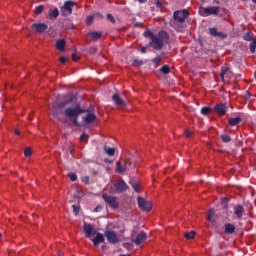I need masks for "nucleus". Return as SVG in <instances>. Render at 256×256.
Masks as SVG:
<instances>
[{
  "label": "nucleus",
  "instance_id": "obj_53",
  "mask_svg": "<svg viewBox=\"0 0 256 256\" xmlns=\"http://www.w3.org/2000/svg\"><path fill=\"white\" fill-rule=\"evenodd\" d=\"M141 53H147V48H145V47L142 48V49H141Z\"/></svg>",
  "mask_w": 256,
  "mask_h": 256
},
{
  "label": "nucleus",
  "instance_id": "obj_10",
  "mask_svg": "<svg viewBox=\"0 0 256 256\" xmlns=\"http://www.w3.org/2000/svg\"><path fill=\"white\" fill-rule=\"evenodd\" d=\"M127 169H131V160H124L123 165L119 161L116 163V170L118 173H125Z\"/></svg>",
  "mask_w": 256,
  "mask_h": 256
},
{
  "label": "nucleus",
  "instance_id": "obj_19",
  "mask_svg": "<svg viewBox=\"0 0 256 256\" xmlns=\"http://www.w3.org/2000/svg\"><path fill=\"white\" fill-rule=\"evenodd\" d=\"M86 117H84V123H86V125H89V123H93V121H97V115L89 112V110H86Z\"/></svg>",
  "mask_w": 256,
  "mask_h": 256
},
{
  "label": "nucleus",
  "instance_id": "obj_36",
  "mask_svg": "<svg viewBox=\"0 0 256 256\" xmlns=\"http://www.w3.org/2000/svg\"><path fill=\"white\" fill-rule=\"evenodd\" d=\"M210 35H212V37H217L219 35V32L217 31V28L213 27L210 28Z\"/></svg>",
  "mask_w": 256,
  "mask_h": 256
},
{
  "label": "nucleus",
  "instance_id": "obj_35",
  "mask_svg": "<svg viewBox=\"0 0 256 256\" xmlns=\"http://www.w3.org/2000/svg\"><path fill=\"white\" fill-rule=\"evenodd\" d=\"M43 9H45V7H43V5L37 6L35 8V14L36 15H41V13H43Z\"/></svg>",
  "mask_w": 256,
  "mask_h": 256
},
{
  "label": "nucleus",
  "instance_id": "obj_23",
  "mask_svg": "<svg viewBox=\"0 0 256 256\" xmlns=\"http://www.w3.org/2000/svg\"><path fill=\"white\" fill-rule=\"evenodd\" d=\"M66 41L65 39H59L56 41V49H58V51H65V45H66Z\"/></svg>",
  "mask_w": 256,
  "mask_h": 256
},
{
  "label": "nucleus",
  "instance_id": "obj_61",
  "mask_svg": "<svg viewBox=\"0 0 256 256\" xmlns=\"http://www.w3.org/2000/svg\"><path fill=\"white\" fill-rule=\"evenodd\" d=\"M58 253H59V255H61V251H59Z\"/></svg>",
  "mask_w": 256,
  "mask_h": 256
},
{
  "label": "nucleus",
  "instance_id": "obj_26",
  "mask_svg": "<svg viewBox=\"0 0 256 256\" xmlns=\"http://www.w3.org/2000/svg\"><path fill=\"white\" fill-rule=\"evenodd\" d=\"M165 56V52H162L159 56L152 59L154 65L158 66L161 61H163V57Z\"/></svg>",
  "mask_w": 256,
  "mask_h": 256
},
{
  "label": "nucleus",
  "instance_id": "obj_52",
  "mask_svg": "<svg viewBox=\"0 0 256 256\" xmlns=\"http://www.w3.org/2000/svg\"><path fill=\"white\" fill-rule=\"evenodd\" d=\"M59 61H60V63H65V61H67V58H65L64 56H61L59 58Z\"/></svg>",
  "mask_w": 256,
  "mask_h": 256
},
{
  "label": "nucleus",
  "instance_id": "obj_29",
  "mask_svg": "<svg viewBox=\"0 0 256 256\" xmlns=\"http://www.w3.org/2000/svg\"><path fill=\"white\" fill-rule=\"evenodd\" d=\"M104 151L107 153V155H109V157H113L115 155V148H109L105 146Z\"/></svg>",
  "mask_w": 256,
  "mask_h": 256
},
{
  "label": "nucleus",
  "instance_id": "obj_59",
  "mask_svg": "<svg viewBox=\"0 0 256 256\" xmlns=\"http://www.w3.org/2000/svg\"><path fill=\"white\" fill-rule=\"evenodd\" d=\"M252 3H254L256 5V0H252Z\"/></svg>",
  "mask_w": 256,
  "mask_h": 256
},
{
  "label": "nucleus",
  "instance_id": "obj_17",
  "mask_svg": "<svg viewBox=\"0 0 256 256\" xmlns=\"http://www.w3.org/2000/svg\"><path fill=\"white\" fill-rule=\"evenodd\" d=\"M94 247H98L100 243H105V236L101 233H96V237L91 239Z\"/></svg>",
  "mask_w": 256,
  "mask_h": 256
},
{
  "label": "nucleus",
  "instance_id": "obj_60",
  "mask_svg": "<svg viewBox=\"0 0 256 256\" xmlns=\"http://www.w3.org/2000/svg\"><path fill=\"white\" fill-rule=\"evenodd\" d=\"M70 153H73V149L72 148H70Z\"/></svg>",
  "mask_w": 256,
  "mask_h": 256
},
{
  "label": "nucleus",
  "instance_id": "obj_46",
  "mask_svg": "<svg viewBox=\"0 0 256 256\" xmlns=\"http://www.w3.org/2000/svg\"><path fill=\"white\" fill-rule=\"evenodd\" d=\"M82 183H84L85 185H89V176H85L82 178Z\"/></svg>",
  "mask_w": 256,
  "mask_h": 256
},
{
  "label": "nucleus",
  "instance_id": "obj_21",
  "mask_svg": "<svg viewBox=\"0 0 256 256\" xmlns=\"http://www.w3.org/2000/svg\"><path fill=\"white\" fill-rule=\"evenodd\" d=\"M225 230H224V233L226 235H233V233H235V226L231 223H227L225 224Z\"/></svg>",
  "mask_w": 256,
  "mask_h": 256
},
{
  "label": "nucleus",
  "instance_id": "obj_44",
  "mask_svg": "<svg viewBox=\"0 0 256 256\" xmlns=\"http://www.w3.org/2000/svg\"><path fill=\"white\" fill-rule=\"evenodd\" d=\"M68 177L72 181H76L77 180V174H75V173H69Z\"/></svg>",
  "mask_w": 256,
  "mask_h": 256
},
{
  "label": "nucleus",
  "instance_id": "obj_4",
  "mask_svg": "<svg viewBox=\"0 0 256 256\" xmlns=\"http://www.w3.org/2000/svg\"><path fill=\"white\" fill-rule=\"evenodd\" d=\"M73 7H75L73 0L64 2V5L60 8L61 15L63 17H69L73 13Z\"/></svg>",
  "mask_w": 256,
  "mask_h": 256
},
{
  "label": "nucleus",
  "instance_id": "obj_15",
  "mask_svg": "<svg viewBox=\"0 0 256 256\" xmlns=\"http://www.w3.org/2000/svg\"><path fill=\"white\" fill-rule=\"evenodd\" d=\"M112 101L115 103L116 107H125V105H127L125 101H123V98L119 96L118 93L112 96Z\"/></svg>",
  "mask_w": 256,
  "mask_h": 256
},
{
  "label": "nucleus",
  "instance_id": "obj_30",
  "mask_svg": "<svg viewBox=\"0 0 256 256\" xmlns=\"http://www.w3.org/2000/svg\"><path fill=\"white\" fill-rule=\"evenodd\" d=\"M160 71L164 75H169V73L171 72V68L169 67V65H163Z\"/></svg>",
  "mask_w": 256,
  "mask_h": 256
},
{
  "label": "nucleus",
  "instance_id": "obj_22",
  "mask_svg": "<svg viewBox=\"0 0 256 256\" xmlns=\"http://www.w3.org/2000/svg\"><path fill=\"white\" fill-rule=\"evenodd\" d=\"M241 121H243L241 117H236V118L231 117L228 119V123L231 127H237V125H239Z\"/></svg>",
  "mask_w": 256,
  "mask_h": 256
},
{
  "label": "nucleus",
  "instance_id": "obj_50",
  "mask_svg": "<svg viewBox=\"0 0 256 256\" xmlns=\"http://www.w3.org/2000/svg\"><path fill=\"white\" fill-rule=\"evenodd\" d=\"M73 61H79V56L77 54H72Z\"/></svg>",
  "mask_w": 256,
  "mask_h": 256
},
{
  "label": "nucleus",
  "instance_id": "obj_11",
  "mask_svg": "<svg viewBox=\"0 0 256 256\" xmlns=\"http://www.w3.org/2000/svg\"><path fill=\"white\" fill-rule=\"evenodd\" d=\"M220 77L222 81L225 83L226 81L231 79V77H233V72H231V70L228 67H222L220 71Z\"/></svg>",
  "mask_w": 256,
  "mask_h": 256
},
{
  "label": "nucleus",
  "instance_id": "obj_37",
  "mask_svg": "<svg viewBox=\"0 0 256 256\" xmlns=\"http://www.w3.org/2000/svg\"><path fill=\"white\" fill-rule=\"evenodd\" d=\"M143 65V62H142V60H140V59H135L134 61H133V66L134 67H141Z\"/></svg>",
  "mask_w": 256,
  "mask_h": 256
},
{
  "label": "nucleus",
  "instance_id": "obj_5",
  "mask_svg": "<svg viewBox=\"0 0 256 256\" xmlns=\"http://www.w3.org/2000/svg\"><path fill=\"white\" fill-rule=\"evenodd\" d=\"M102 199L109 205V207H111V209H119V201H117L115 196L103 194Z\"/></svg>",
  "mask_w": 256,
  "mask_h": 256
},
{
  "label": "nucleus",
  "instance_id": "obj_25",
  "mask_svg": "<svg viewBox=\"0 0 256 256\" xmlns=\"http://www.w3.org/2000/svg\"><path fill=\"white\" fill-rule=\"evenodd\" d=\"M243 39H244V41H249L250 43H252L253 41H256L255 34H253L252 32H246L243 35Z\"/></svg>",
  "mask_w": 256,
  "mask_h": 256
},
{
  "label": "nucleus",
  "instance_id": "obj_41",
  "mask_svg": "<svg viewBox=\"0 0 256 256\" xmlns=\"http://www.w3.org/2000/svg\"><path fill=\"white\" fill-rule=\"evenodd\" d=\"M107 21H110V23H115V17L111 14L106 15Z\"/></svg>",
  "mask_w": 256,
  "mask_h": 256
},
{
  "label": "nucleus",
  "instance_id": "obj_6",
  "mask_svg": "<svg viewBox=\"0 0 256 256\" xmlns=\"http://www.w3.org/2000/svg\"><path fill=\"white\" fill-rule=\"evenodd\" d=\"M137 201H138V207L139 209H141V211L149 212L151 211V209H153L151 202L145 200V198L139 196Z\"/></svg>",
  "mask_w": 256,
  "mask_h": 256
},
{
  "label": "nucleus",
  "instance_id": "obj_31",
  "mask_svg": "<svg viewBox=\"0 0 256 256\" xmlns=\"http://www.w3.org/2000/svg\"><path fill=\"white\" fill-rule=\"evenodd\" d=\"M201 115H204L205 117H207V115H209L211 113V108L209 107H203L200 110Z\"/></svg>",
  "mask_w": 256,
  "mask_h": 256
},
{
  "label": "nucleus",
  "instance_id": "obj_51",
  "mask_svg": "<svg viewBox=\"0 0 256 256\" xmlns=\"http://www.w3.org/2000/svg\"><path fill=\"white\" fill-rule=\"evenodd\" d=\"M160 37H167V32L161 31L159 32Z\"/></svg>",
  "mask_w": 256,
  "mask_h": 256
},
{
  "label": "nucleus",
  "instance_id": "obj_27",
  "mask_svg": "<svg viewBox=\"0 0 256 256\" xmlns=\"http://www.w3.org/2000/svg\"><path fill=\"white\" fill-rule=\"evenodd\" d=\"M49 17L51 19H57L59 17V9L55 8L54 10H50Z\"/></svg>",
  "mask_w": 256,
  "mask_h": 256
},
{
  "label": "nucleus",
  "instance_id": "obj_28",
  "mask_svg": "<svg viewBox=\"0 0 256 256\" xmlns=\"http://www.w3.org/2000/svg\"><path fill=\"white\" fill-rule=\"evenodd\" d=\"M207 219H208V221H210V223H215V211L213 209H210L208 211Z\"/></svg>",
  "mask_w": 256,
  "mask_h": 256
},
{
  "label": "nucleus",
  "instance_id": "obj_34",
  "mask_svg": "<svg viewBox=\"0 0 256 256\" xmlns=\"http://www.w3.org/2000/svg\"><path fill=\"white\" fill-rule=\"evenodd\" d=\"M249 49H250V53H255V51H256V40H254L253 42H251L249 44Z\"/></svg>",
  "mask_w": 256,
  "mask_h": 256
},
{
  "label": "nucleus",
  "instance_id": "obj_12",
  "mask_svg": "<svg viewBox=\"0 0 256 256\" xmlns=\"http://www.w3.org/2000/svg\"><path fill=\"white\" fill-rule=\"evenodd\" d=\"M84 233H85V237H87V239H91L92 235L97 234V232L95 231L93 226L91 224H88L87 222H84Z\"/></svg>",
  "mask_w": 256,
  "mask_h": 256
},
{
  "label": "nucleus",
  "instance_id": "obj_45",
  "mask_svg": "<svg viewBox=\"0 0 256 256\" xmlns=\"http://www.w3.org/2000/svg\"><path fill=\"white\" fill-rule=\"evenodd\" d=\"M72 209H73L74 215H77V214L79 213V210H80L79 206H77V205H72Z\"/></svg>",
  "mask_w": 256,
  "mask_h": 256
},
{
  "label": "nucleus",
  "instance_id": "obj_54",
  "mask_svg": "<svg viewBox=\"0 0 256 256\" xmlns=\"http://www.w3.org/2000/svg\"><path fill=\"white\" fill-rule=\"evenodd\" d=\"M15 135H21V131L15 129Z\"/></svg>",
  "mask_w": 256,
  "mask_h": 256
},
{
  "label": "nucleus",
  "instance_id": "obj_57",
  "mask_svg": "<svg viewBox=\"0 0 256 256\" xmlns=\"http://www.w3.org/2000/svg\"><path fill=\"white\" fill-rule=\"evenodd\" d=\"M105 163H113L112 161H108L107 159H105Z\"/></svg>",
  "mask_w": 256,
  "mask_h": 256
},
{
  "label": "nucleus",
  "instance_id": "obj_16",
  "mask_svg": "<svg viewBox=\"0 0 256 256\" xmlns=\"http://www.w3.org/2000/svg\"><path fill=\"white\" fill-rule=\"evenodd\" d=\"M147 239V234L145 232H140L137 234L135 239H132L135 245H141V243L145 242Z\"/></svg>",
  "mask_w": 256,
  "mask_h": 256
},
{
  "label": "nucleus",
  "instance_id": "obj_58",
  "mask_svg": "<svg viewBox=\"0 0 256 256\" xmlns=\"http://www.w3.org/2000/svg\"><path fill=\"white\" fill-rule=\"evenodd\" d=\"M98 209H99V208H95V209H94V213H97Z\"/></svg>",
  "mask_w": 256,
  "mask_h": 256
},
{
  "label": "nucleus",
  "instance_id": "obj_32",
  "mask_svg": "<svg viewBox=\"0 0 256 256\" xmlns=\"http://www.w3.org/2000/svg\"><path fill=\"white\" fill-rule=\"evenodd\" d=\"M220 139H222L223 143H230L231 136H229V134H222Z\"/></svg>",
  "mask_w": 256,
  "mask_h": 256
},
{
  "label": "nucleus",
  "instance_id": "obj_56",
  "mask_svg": "<svg viewBox=\"0 0 256 256\" xmlns=\"http://www.w3.org/2000/svg\"><path fill=\"white\" fill-rule=\"evenodd\" d=\"M106 247H107V246L103 245V246L101 247L102 251H105Z\"/></svg>",
  "mask_w": 256,
  "mask_h": 256
},
{
  "label": "nucleus",
  "instance_id": "obj_7",
  "mask_svg": "<svg viewBox=\"0 0 256 256\" xmlns=\"http://www.w3.org/2000/svg\"><path fill=\"white\" fill-rule=\"evenodd\" d=\"M219 11L217 6H208L201 9V14L203 17H208V15H219Z\"/></svg>",
  "mask_w": 256,
  "mask_h": 256
},
{
  "label": "nucleus",
  "instance_id": "obj_20",
  "mask_svg": "<svg viewBox=\"0 0 256 256\" xmlns=\"http://www.w3.org/2000/svg\"><path fill=\"white\" fill-rule=\"evenodd\" d=\"M88 37H90V39H92V41H99V39H101V37H103V32L92 31V32L88 33Z\"/></svg>",
  "mask_w": 256,
  "mask_h": 256
},
{
  "label": "nucleus",
  "instance_id": "obj_43",
  "mask_svg": "<svg viewBox=\"0 0 256 256\" xmlns=\"http://www.w3.org/2000/svg\"><path fill=\"white\" fill-rule=\"evenodd\" d=\"M94 19H103V14H101V12H95L94 13Z\"/></svg>",
  "mask_w": 256,
  "mask_h": 256
},
{
  "label": "nucleus",
  "instance_id": "obj_3",
  "mask_svg": "<svg viewBox=\"0 0 256 256\" xmlns=\"http://www.w3.org/2000/svg\"><path fill=\"white\" fill-rule=\"evenodd\" d=\"M127 190H129V185H127V182H125L123 179H120L113 186H111V191H113V193H125Z\"/></svg>",
  "mask_w": 256,
  "mask_h": 256
},
{
  "label": "nucleus",
  "instance_id": "obj_40",
  "mask_svg": "<svg viewBox=\"0 0 256 256\" xmlns=\"http://www.w3.org/2000/svg\"><path fill=\"white\" fill-rule=\"evenodd\" d=\"M144 34H145V37H149L150 39L156 36L155 34H153L151 30L145 31Z\"/></svg>",
  "mask_w": 256,
  "mask_h": 256
},
{
  "label": "nucleus",
  "instance_id": "obj_38",
  "mask_svg": "<svg viewBox=\"0 0 256 256\" xmlns=\"http://www.w3.org/2000/svg\"><path fill=\"white\" fill-rule=\"evenodd\" d=\"M88 139H89V135H87V134H82V135L80 136V141H81L82 143H87Z\"/></svg>",
  "mask_w": 256,
  "mask_h": 256
},
{
  "label": "nucleus",
  "instance_id": "obj_39",
  "mask_svg": "<svg viewBox=\"0 0 256 256\" xmlns=\"http://www.w3.org/2000/svg\"><path fill=\"white\" fill-rule=\"evenodd\" d=\"M94 19H95L94 16H87V18H86V25H92Z\"/></svg>",
  "mask_w": 256,
  "mask_h": 256
},
{
  "label": "nucleus",
  "instance_id": "obj_42",
  "mask_svg": "<svg viewBox=\"0 0 256 256\" xmlns=\"http://www.w3.org/2000/svg\"><path fill=\"white\" fill-rule=\"evenodd\" d=\"M24 155H25V157H31V155H32L31 148H26L24 150Z\"/></svg>",
  "mask_w": 256,
  "mask_h": 256
},
{
  "label": "nucleus",
  "instance_id": "obj_48",
  "mask_svg": "<svg viewBox=\"0 0 256 256\" xmlns=\"http://www.w3.org/2000/svg\"><path fill=\"white\" fill-rule=\"evenodd\" d=\"M184 135H186V137H192L193 136V132H191L189 130H185L184 131Z\"/></svg>",
  "mask_w": 256,
  "mask_h": 256
},
{
  "label": "nucleus",
  "instance_id": "obj_18",
  "mask_svg": "<svg viewBox=\"0 0 256 256\" xmlns=\"http://www.w3.org/2000/svg\"><path fill=\"white\" fill-rule=\"evenodd\" d=\"M244 211L245 207H243L241 204H238L234 207V215H236L237 219H243Z\"/></svg>",
  "mask_w": 256,
  "mask_h": 256
},
{
  "label": "nucleus",
  "instance_id": "obj_14",
  "mask_svg": "<svg viewBox=\"0 0 256 256\" xmlns=\"http://www.w3.org/2000/svg\"><path fill=\"white\" fill-rule=\"evenodd\" d=\"M214 111L217 113V115L223 117L227 113V106L223 103L216 104L214 106Z\"/></svg>",
  "mask_w": 256,
  "mask_h": 256
},
{
  "label": "nucleus",
  "instance_id": "obj_24",
  "mask_svg": "<svg viewBox=\"0 0 256 256\" xmlns=\"http://www.w3.org/2000/svg\"><path fill=\"white\" fill-rule=\"evenodd\" d=\"M129 184L131 185V187L134 189L136 193H139L141 191V184H139V182L135 180H130Z\"/></svg>",
  "mask_w": 256,
  "mask_h": 256
},
{
  "label": "nucleus",
  "instance_id": "obj_49",
  "mask_svg": "<svg viewBox=\"0 0 256 256\" xmlns=\"http://www.w3.org/2000/svg\"><path fill=\"white\" fill-rule=\"evenodd\" d=\"M217 37H221V39H225V37H227V34L218 32V36Z\"/></svg>",
  "mask_w": 256,
  "mask_h": 256
},
{
  "label": "nucleus",
  "instance_id": "obj_47",
  "mask_svg": "<svg viewBox=\"0 0 256 256\" xmlns=\"http://www.w3.org/2000/svg\"><path fill=\"white\" fill-rule=\"evenodd\" d=\"M155 5L158 7V9H161V7H163V2H161V0H156Z\"/></svg>",
  "mask_w": 256,
  "mask_h": 256
},
{
  "label": "nucleus",
  "instance_id": "obj_9",
  "mask_svg": "<svg viewBox=\"0 0 256 256\" xmlns=\"http://www.w3.org/2000/svg\"><path fill=\"white\" fill-rule=\"evenodd\" d=\"M163 45V39L157 35L150 41V47H153L155 51H161V49H163Z\"/></svg>",
  "mask_w": 256,
  "mask_h": 256
},
{
  "label": "nucleus",
  "instance_id": "obj_8",
  "mask_svg": "<svg viewBox=\"0 0 256 256\" xmlns=\"http://www.w3.org/2000/svg\"><path fill=\"white\" fill-rule=\"evenodd\" d=\"M104 235L107 241L111 243V245L119 243V236H117V234L113 230H106L104 232Z\"/></svg>",
  "mask_w": 256,
  "mask_h": 256
},
{
  "label": "nucleus",
  "instance_id": "obj_33",
  "mask_svg": "<svg viewBox=\"0 0 256 256\" xmlns=\"http://www.w3.org/2000/svg\"><path fill=\"white\" fill-rule=\"evenodd\" d=\"M184 237L186 239H195V231L186 232L184 233Z\"/></svg>",
  "mask_w": 256,
  "mask_h": 256
},
{
  "label": "nucleus",
  "instance_id": "obj_1",
  "mask_svg": "<svg viewBox=\"0 0 256 256\" xmlns=\"http://www.w3.org/2000/svg\"><path fill=\"white\" fill-rule=\"evenodd\" d=\"M72 102H73V98H69L62 102L52 103V115L60 123H65V118H63V115H65V117H68V119H72L76 127H81V123H79V120L77 119L82 113H87V110H84L79 106L69 107L65 109V107H67V105H69V103H72ZM63 109L65 110L63 111Z\"/></svg>",
  "mask_w": 256,
  "mask_h": 256
},
{
  "label": "nucleus",
  "instance_id": "obj_13",
  "mask_svg": "<svg viewBox=\"0 0 256 256\" xmlns=\"http://www.w3.org/2000/svg\"><path fill=\"white\" fill-rule=\"evenodd\" d=\"M32 29L36 31V33H45L49 29V26L45 23H34L32 24Z\"/></svg>",
  "mask_w": 256,
  "mask_h": 256
},
{
  "label": "nucleus",
  "instance_id": "obj_55",
  "mask_svg": "<svg viewBox=\"0 0 256 256\" xmlns=\"http://www.w3.org/2000/svg\"><path fill=\"white\" fill-rule=\"evenodd\" d=\"M139 1L140 3H147V0H137Z\"/></svg>",
  "mask_w": 256,
  "mask_h": 256
},
{
  "label": "nucleus",
  "instance_id": "obj_2",
  "mask_svg": "<svg viewBox=\"0 0 256 256\" xmlns=\"http://www.w3.org/2000/svg\"><path fill=\"white\" fill-rule=\"evenodd\" d=\"M189 17V12L187 10H176L173 13V19L170 21V25L178 31L179 33H183L185 31V19Z\"/></svg>",
  "mask_w": 256,
  "mask_h": 256
}]
</instances>
